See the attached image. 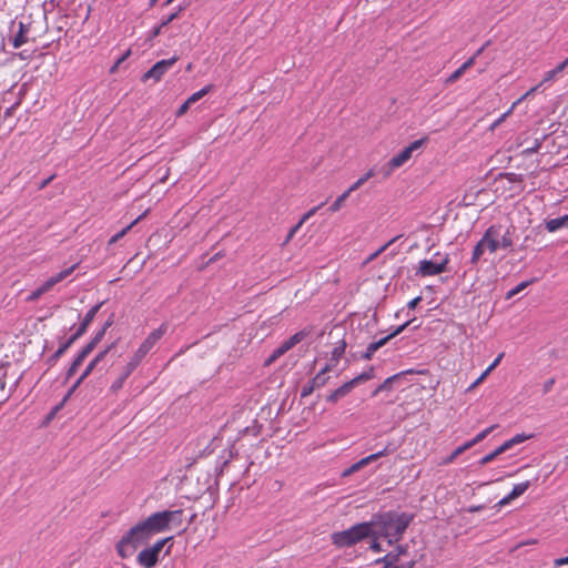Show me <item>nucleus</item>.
Masks as SVG:
<instances>
[{
    "label": "nucleus",
    "mask_w": 568,
    "mask_h": 568,
    "mask_svg": "<svg viewBox=\"0 0 568 568\" xmlns=\"http://www.w3.org/2000/svg\"><path fill=\"white\" fill-rule=\"evenodd\" d=\"M373 529L371 521L359 523L346 530L332 534L331 539L333 545L338 548L352 547L368 537H373Z\"/></svg>",
    "instance_id": "2"
},
{
    "label": "nucleus",
    "mask_w": 568,
    "mask_h": 568,
    "mask_svg": "<svg viewBox=\"0 0 568 568\" xmlns=\"http://www.w3.org/2000/svg\"><path fill=\"white\" fill-rule=\"evenodd\" d=\"M371 538L373 539V541L371 544V549L376 552L382 551L381 544L377 541L378 538H375V537H371Z\"/></svg>",
    "instance_id": "59"
},
{
    "label": "nucleus",
    "mask_w": 568,
    "mask_h": 568,
    "mask_svg": "<svg viewBox=\"0 0 568 568\" xmlns=\"http://www.w3.org/2000/svg\"><path fill=\"white\" fill-rule=\"evenodd\" d=\"M182 9H183V8H182V7H180V8L178 9V11H175V12L171 13L170 16H168V17H166L162 22H161V24H162L163 27H165V26H168L169 23H171L174 19H176V18H178V16H179V13L182 11Z\"/></svg>",
    "instance_id": "48"
},
{
    "label": "nucleus",
    "mask_w": 568,
    "mask_h": 568,
    "mask_svg": "<svg viewBox=\"0 0 568 568\" xmlns=\"http://www.w3.org/2000/svg\"><path fill=\"white\" fill-rule=\"evenodd\" d=\"M105 332L104 329H100L95 335L94 337L91 339L90 343H88L83 348L82 351L84 352V354H90L94 348L95 346L100 343V341L103 338Z\"/></svg>",
    "instance_id": "26"
},
{
    "label": "nucleus",
    "mask_w": 568,
    "mask_h": 568,
    "mask_svg": "<svg viewBox=\"0 0 568 568\" xmlns=\"http://www.w3.org/2000/svg\"><path fill=\"white\" fill-rule=\"evenodd\" d=\"M318 207H320V206H317V207H314V209L310 210V211H308V212H307V213H306V214H305V215L300 220V222H298L296 225H294V226L290 230V232H288V234H287V236H286V239H285V241H284V244L288 243V242L293 239V236H294V235H295V233L300 230V227L304 224V222H305L307 219H310V217H311V216L316 212V210H317Z\"/></svg>",
    "instance_id": "22"
},
{
    "label": "nucleus",
    "mask_w": 568,
    "mask_h": 568,
    "mask_svg": "<svg viewBox=\"0 0 568 568\" xmlns=\"http://www.w3.org/2000/svg\"><path fill=\"white\" fill-rule=\"evenodd\" d=\"M373 176H375V170L374 169H369L363 176H361L355 183H353L348 187V190L351 192H354V191L358 190L364 183H366Z\"/></svg>",
    "instance_id": "27"
},
{
    "label": "nucleus",
    "mask_w": 568,
    "mask_h": 568,
    "mask_svg": "<svg viewBox=\"0 0 568 568\" xmlns=\"http://www.w3.org/2000/svg\"><path fill=\"white\" fill-rule=\"evenodd\" d=\"M504 355H505L504 353H500V354L496 357V359H495V361H494V362H493V363L487 367V371H488L489 373H491V372H493V371L498 366V364H499V363H500V361L503 359Z\"/></svg>",
    "instance_id": "52"
},
{
    "label": "nucleus",
    "mask_w": 568,
    "mask_h": 568,
    "mask_svg": "<svg viewBox=\"0 0 568 568\" xmlns=\"http://www.w3.org/2000/svg\"><path fill=\"white\" fill-rule=\"evenodd\" d=\"M540 146H541V141H540V140H538V139H536V140H535V142H534V144H532V145H529V146H527V148H525V149L523 150V152H521V153H523L524 155H528V154L536 153V152H538V150L540 149Z\"/></svg>",
    "instance_id": "44"
},
{
    "label": "nucleus",
    "mask_w": 568,
    "mask_h": 568,
    "mask_svg": "<svg viewBox=\"0 0 568 568\" xmlns=\"http://www.w3.org/2000/svg\"><path fill=\"white\" fill-rule=\"evenodd\" d=\"M426 139H419L412 142L408 146L402 150L397 155L393 156L383 168L382 172L385 178H388L394 170L404 165L413 155V152L418 150Z\"/></svg>",
    "instance_id": "5"
},
{
    "label": "nucleus",
    "mask_w": 568,
    "mask_h": 568,
    "mask_svg": "<svg viewBox=\"0 0 568 568\" xmlns=\"http://www.w3.org/2000/svg\"><path fill=\"white\" fill-rule=\"evenodd\" d=\"M567 564H568V556L567 557H562V558H557L554 561V566L555 567H560V566H564V565H567Z\"/></svg>",
    "instance_id": "61"
},
{
    "label": "nucleus",
    "mask_w": 568,
    "mask_h": 568,
    "mask_svg": "<svg viewBox=\"0 0 568 568\" xmlns=\"http://www.w3.org/2000/svg\"><path fill=\"white\" fill-rule=\"evenodd\" d=\"M291 348L288 347L286 342H284L278 348L275 349V352H276V355L282 356V355H284Z\"/></svg>",
    "instance_id": "57"
},
{
    "label": "nucleus",
    "mask_w": 568,
    "mask_h": 568,
    "mask_svg": "<svg viewBox=\"0 0 568 568\" xmlns=\"http://www.w3.org/2000/svg\"><path fill=\"white\" fill-rule=\"evenodd\" d=\"M556 75H557V73L555 72V70H554V69H552V70H550V71H548V72L545 74V78H544V80H542V82H541V83L552 80Z\"/></svg>",
    "instance_id": "62"
},
{
    "label": "nucleus",
    "mask_w": 568,
    "mask_h": 568,
    "mask_svg": "<svg viewBox=\"0 0 568 568\" xmlns=\"http://www.w3.org/2000/svg\"><path fill=\"white\" fill-rule=\"evenodd\" d=\"M179 60V57L174 55L166 60L158 61L150 70H148L142 75V81L146 82L148 80H154L155 82L160 81L162 77L174 65V63Z\"/></svg>",
    "instance_id": "7"
},
{
    "label": "nucleus",
    "mask_w": 568,
    "mask_h": 568,
    "mask_svg": "<svg viewBox=\"0 0 568 568\" xmlns=\"http://www.w3.org/2000/svg\"><path fill=\"white\" fill-rule=\"evenodd\" d=\"M503 176L506 178L509 182H513V183H516V182L521 183L523 182V175L521 174L509 172V173L503 174Z\"/></svg>",
    "instance_id": "46"
},
{
    "label": "nucleus",
    "mask_w": 568,
    "mask_h": 568,
    "mask_svg": "<svg viewBox=\"0 0 568 568\" xmlns=\"http://www.w3.org/2000/svg\"><path fill=\"white\" fill-rule=\"evenodd\" d=\"M466 71H464L462 69V67H459L456 71H454L446 80H445V83L446 84H450V83H454L455 81H457Z\"/></svg>",
    "instance_id": "45"
},
{
    "label": "nucleus",
    "mask_w": 568,
    "mask_h": 568,
    "mask_svg": "<svg viewBox=\"0 0 568 568\" xmlns=\"http://www.w3.org/2000/svg\"><path fill=\"white\" fill-rule=\"evenodd\" d=\"M393 551L400 558L407 555V546H397Z\"/></svg>",
    "instance_id": "56"
},
{
    "label": "nucleus",
    "mask_w": 568,
    "mask_h": 568,
    "mask_svg": "<svg viewBox=\"0 0 568 568\" xmlns=\"http://www.w3.org/2000/svg\"><path fill=\"white\" fill-rule=\"evenodd\" d=\"M88 357V354H84L83 351L80 352V354L75 357L73 363L71 364L70 368L68 369V376H72L78 368L82 365L83 361Z\"/></svg>",
    "instance_id": "30"
},
{
    "label": "nucleus",
    "mask_w": 568,
    "mask_h": 568,
    "mask_svg": "<svg viewBox=\"0 0 568 568\" xmlns=\"http://www.w3.org/2000/svg\"><path fill=\"white\" fill-rule=\"evenodd\" d=\"M447 262V257H445L440 263H434L432 261L424 260L419 264L418 273L422 276H432L440 274L446 271Z\"/></svg>",
    "instance_id": "11"
},
{
    "label": "nucleus",
    "mask_w": 568,
    "mask_h": 568,
    "mask_svg": "<svg viewBox=\"0 0 568 568\" xmlns=\"http://www.w3.org/2000/svg\"><path fill=\"white\" fill-rule=\"evenodd\" d=\"M420 301H422V297H420V296L413 298V300L408 303V305H407V306H408V308H410V310L415 308V307L418 305V303H419Z\"/></svg>",
    "instance_id": "63"
},
{
    "label": "nucleus",
    "mask_w": 568,
    "mask_h": 568,
    "mask_svg": "<svg viewBox=\"0 0 568 568\" xmlns=\"http://www.w3.org/2000/svg\"><path fill=\"white\" fill-rule=\"evenodd\" d=\"M124 61L119 58L115 63L111 67L110 73H114Z\"/></svg>",
    "instance_id": "64"
},
{
    "label": "nucleus",
    "mask_w": 568,
    "mask_h": 568,
    "mask_svg": "<svg viewBox=\"0 0 568 568\" xmlns=\"http://www.w3.org/2000/svg\"><path fill=\"white\" fill-rule=\"evenodd\" d=\"M42 68L40 78L50 81L58 71L57 60L49 53H43L38 57V69Z\"/></svg>",
    "instance_id": "9"
},
{
    "label": "nucleus",
    "mask_w": 568,
    "mask_h": 568,
    "mask_svg": "<svg viewBox=\"0 0 568 568\" xmlns=\"http://www.w3.org/2000/svg\"><path fill=\"white\" fill-rule=\"evenodd\" d=\"M490 373L487 369L485 372H483V374L468 387V390H473L475 387H477L480 383H483L485 381V378Z\"/></svg>",
    "instance_id": "47"
},
{
    "label": "nucleus",
    "mask_w": 568,
    "mask_h": 568,
    "mask_svg": "<svg viewBox=\"0 0 568 568\" xmlns=\"http://www.w3.org/2000/svg\"><path fill=\"white\" fill-rule=\"evenodd\" d=\"M138 546L133 544L132 539H128V534H125L121 540L118 542L116 549L118 554L124 558L132 552Z\"/></svg>",
    "instance_id": "20"
},
{
    "label": "nucleus",
    "mask_w": 568,
    "mask_h": 568,
    "mask_svg": "<svg viewBox=\"0 0 568 568\" xmlns=\"http://www.w3.org/2000/svg\"><path fill=\"white\" fill-rule=\"evenodd\" d=\"M304 337H305V334L303 332H298V333L294 334L293 336H291L285 342L288 345V347L292 348L293 346H295L296 344L302 342Z\"/></svg>",
    "instance_id": "41"
},
{
    "label": "nucleus",
    "mask_w": 568,
    "mask_h": 568,
    "mask_svg": "<svg viewBox=\"0 0 568 568\" xmlns=\"http://www.w3.org/2000/svg\"><path fill=\"white\" fill-rule=\"evenodd\" d=\"M485 251H489L490 253L496 252V245L494 244L493 241L489 240V235H484L481 240L475 245L471 256V263H477L480 256L485 253Z\"/></svg>",
    "instance_id": "13"
},
{
    "label": "nucleus",
    "mask_w": 568,
    "mask_h": 568,
    "mask_svg": "<svg viewBox=\"0 0 568 568\" xmlns=\"http://www.w3.org/2000/svg\"><path fill=\"white\" fill-rule=\"evenodd\" d=\"M497 427V425H493L486 429H484L483 432H480L479 434H477L471 440H469L468 443H471V447L475 446L477 443L484 440L495 428Z\"/></svg>",
    "instance_id": "33"
},
{
    "label": "nucleus",
    "mask_w": 568,
    "mask_h": 568,
    "mask_svg": "<svg viewBox=\"0 0 568 568\" xmlns=\"http://www.w3.org/2000/svg\"><path fill=\"white\" fill-rule=\"evenodd\" d=\"M530 437H531L530 435L517 434L516 436H514L513 438H510L506 442L508 443L509 447L511 448L515 445L520 444Z\"/></svg>",
    "instance_id": "40"
},
{
    "label": "nucleus",
    "mask_w": 568,
    "mask_h": 568,
    "mask_svg": "<svg viewBox=\"0 0 568 568\" xmlns=\"http://www.w3.org/2000/svg\"><path fill=\"white\" fill-rule=\"evenodd\" d=\"M414 516L407 513L388 511L374 516L371 520L373 537H384L393 545L402 539Z\"/></svg>",
    "instance_id": "1"
},
{
    "label": "nucleus",
    "mask_w": 568,
    "mask_h": 568,
    "mask_svg": "<svg viewBox=\"0 0 568 568\" xmlns=\"http://www.w3.org/2000/svg\"><path fill=\"white\" fill-rule=\"evenodd\" d=\"M508 449H510L509 445L507 442H505L504 444H501L499 447H497L494 453L497 454V457L501 454H504L505 452H507Z\"/></svg>",
    "instance_id": "54"
},
{
    "label": "nucleus",
    "mask_w": 568,
    "mask_h": 568,
    "mask_svg": "<svg viewBox=\"0 0 568 568\" xmlns=\"http://www.w3.org/2000/svg\"><path fill=\"white\" fill-rule=\"evenodd\" d=\"M88 326L89 324L82 321L75 333L71 335L70 338L55 351L51 359L54 361L59 358L80 336L85 333Z\"/></svg>",
    "instance_id": "15"
},
{
    "label": "nucleus",
    "mask_w": 568,
    "mask_h": 568,
    "mask_svg": "<svg viewBox=\"0 0 568 568\" xmlns=\"http://www.w3.org/2000/svg\"><path fill=\"white\" fill-rule=\"evenodd\" d=\"M375 460H376V459H375V457H374V456H373V454H372V455L366 456V457L362 458L361 460H358V462H357V464H358V466H359L361 468H364L365 466H367L368 464H371V463H373V462H375Z\"/></svg>",
    "instance_id": "50"
},
{
    "label": "nucleus",
    "mask_w": 568,
    "mask_h": 568,
    "mask_svg": "<svg viewBox=\"0 0 568 568\" xmlns=\"http://www.w3.org/2000/svg\"><path fill=\"white\" fill-rule=\"evenodd\" d=\"M400 558L395 554V551H389L384 558L378 561L384 564V568H390L393 566H399Z\"/></svg>",
    "instance_id": "25"
},
{
    "label": "nucleus",
    "mask_w": 568,
    "mask_h": 568,
    "mask_svg": "<svg viewBox=\"0 0 568 568\" xmlns=\"http://www.w3.org/2000/svg\"><path fill=\"white\" fill-rule=\"evenodd\" d=\"M168 329L166 324H162L159 328L151 332L146 338L142 342L138 351L133 354L128 365V373H132L140 363L144 359L148 353L154 347V345L162 338Z\"/></svg>",
    "instance_id": "4"
},
{
    "label": "nucleus",
    "mask_w": 568,
    "mask_h": 568,
    "mask_svg": "<svg viewBox=\"0 0 568 568\" xmlns=\"http://www.w3.org/2000/svg\"><path fill=\"white\" fill-rule=\"evenodd\" d=\"M568 67V58L565 59L561 63H559L554 70L557 74L562 72Z\"/></svg>",
    "instance_id": "58"
},
{
    "label": "nucleus",
    "mask_w": 568,
    "mask_h": 568,
    "mask_svg": "<svg viewBox=\"0 0 568 568\" xmlns=\"http://www.w3.org/2000/svg\"><path fill=\"white\" fill-rule=\"evenodd\" d=\"M529 486H530L529 481H525V483L515 485L513 490L506 497L500 499L496 506L503 507L505 505H508L511 500L521 496L528 489Z\"/></svg>",
    "instance_id": "16"
},
{
    "label": "nucleus",
    "mask_w": 568,
    "mask_h": 568,
    "mask_svg": "<svg viewBox=\"0 0 568 568\" xmlns=\"http://www.w3.org/2000/svg\"><path fill=\"white\" fill-rule=\"evenodd\" d=\"M331 372V365H325L311 381L313 383V387L321 388L326 385L328 381L327 373Z\"/></svg>",
    "instance_id": "21"
},
{
    "label": "nucleus",
    "mask_w": 568,
    "mask_h": 568,
    "mask_svg": "<svg viewBox=\"0 0 568 568\" xmlns=\"http://www.w3.org/2000/svg\"><path fill=\"white\" fill-rule=\"evenodd\" d=\"M88 326L89 324L82 321L75 333L71 335L70 338L55 351L51 359L54 361L59 358L80 336L85 333Z\"/></svg>",
    "instance_id": "14"
},
{
    "label": "nucleus",
    "mask_w": 568,
    "mask_h": 568,
    "mask_svg": "<svg viewBox=\"0 0 568 568\" xmlns=\"http://www.w3.org/2000/svg\"><path fill=\"white\" fill-rule=\"evenodd\" d=\"M529 282H521L520 284H518L515 288L510 290L507 292L506 294V298L507 300H510L511 297H514L516 294H518L519 292H521L523 290H525L527 286H528Z\"/></svg>",
    "instance_id": "42"
},
{
    "label": "nucleus",
    "mask_w": 568,
    "mask_h": 568,
    "mask_svg": "<svg viewBox=\"0 0 568 568\" xmlns=\"http://www.w3.org/2000/svg\"><path fill=\"white\" fill-rule=\"evenodd\" d=\"M396 446L392 443L387 444L384 449L373 454V456L375 457V459L377 460L378 458L381 457H384V456H388L389 454L394 453L396 450Z\"/></svg>",
    "instance_id": "37"
},
{
    "label": "nucleus",
    "mask_w": 568,
    "mask_h": 568,
    "mask_svg": "<svg viewBox=\"0 0 568 568\" xmlns=\"http://www.w3.org/2000/svg\"><path fill=\"white\" fill-rule=\"evenodd\" d=\"M484 235H489V240L493 241L494 244L496 245V251L498 250V247L507 248L513 245V240L509 236V232L504 234L500 241L497 239V232L494 227H489Z\"/></svg>",
    "instance_id": "18"
},
{
    "label": "nucleus",
    "mask_w": 568,
    "mask_h": 568,
    "mask_svg": "<svg viewBox=\"0 0 568 568\" xmlns=\"http://www.w3.org/2000/svg\"><path fill=\"white\" fill-rule=\"evenodd\" d=\"M403 374H404V373L395 374V375H393V376H390V377L386 378V379H385V381H384V382H383V383H382V384H381V385L375 389V392L373 393V395H376V394H378L379 392H383V390H390V389H393L394 383H395L396 381H398V379L402 377V375H403Z\"/></svg>",
    "instance_id": "23"
},
{
    "label": "nucleus",
    "mask_w": 568,
    "mask_h": 568,
    "mask_svg": "<svg viewBox=\"0 0 568 568\" xmlns=\"http://www.w3.org/2000/svg\"><path fill=\"white\" fill-rule=\"evenodd\" d=\"M521 101V99H519L518 101H516L515 103H513L511 108L505 112L504 114H501L491 125H490V130H495L500 123H503L506 118L513 112L514 108Z\"/></svg>",
    "instance_id": "36"
},
{
    "label": "nucleus",
    "mask_w": 568,
    "mask_h": 568,
    "mask_svg": "<svg viewBox=\"0 0 568 568\" xmlns=\"http://www.w3.org/2000/svg\"><path fill=\"white\" fill-rule=\"evenodd\" d=\"M158 521L162 528V531H166L172 527H180L182 525L183 510H164L154 513Z\"/></svg>",
    "instance_id": "8"
},
{
    "label": "nucleus",
    "mask_w": 568,
    "mask_h": 568,
    "mask_svg": "<svg viewBox=\"0 0 568 568\" xmlns=\"http://www.w3.org/2000/svg\"><path fill=\"white\" fill-rule=\"evenodd\" d=\"M132 373H128V365L124 367L123 373L120 375V377L112 384L111 388L113 390H118L122 387L124 381L131 375Z\"/></svg>",
    "instance_id": "35"
},
{
    "label": "nucleus",
    "mask_w": 568,
    "mask_h": 568,
    "mask_svg": "<svg viewBox=\"0 0 568 568\" xmlns=\"http://www.w3.org/2000/svg\"><path fill=\"white\" fill-rule=\"evenodd\" d=\"M26 42H27V39H26V36H24L23 24L20 23V31H19V33L13 39V47L14 48H19V47H21Z\"/></svg>",
    "instance_id": "39"
},
{
    "label": "nucleus",
    "mask_w": 568,
    "mask_h": 568,
    "mask_svg": "<svg viewBox=\"0 0 568 568\" xmlns=\"http://www.w3.org/2000/svg\"><path fill=\"white\" fill-rule=\"evenodd\" d=\"M75 267H77V264H73L70 267L62 270L54 276H51L48 281H45L41 286L38 287V297L41 294L49 292L55 284L65 280L69 275H71V273L75 270Z\"/></svg>",
    "instance_id": "12"
},
{
    "label": "nucleus",
    "mask_w": 568,
    "mask_h": 568,
    "mask_svg": "<svg viewBox=\"0 0 568 568\" xmlns=\"http://www.w3.org/2000/svg\"><path fill=\"white\" fill-rule=\"evenodd\" d=\"M476 55L470 57L466 62H464L460 67L464 71H467L475 63Z\"/></svg>",
    "instance_id": "55"
},
{
    "label": "nucleus",
    "mask_w": 568,
    "mask_h": 568,
    "mask_svg": "<svg viewBox=\"0 0 568 568\" xmlns=\"http://www.w3.org/2000/svg\"><path fill=\"white\" fill-rule=\"evenodd\" d=\"M162 532L155 514L138 523L126 534L128 539H132L136 546L145 544L152 536Z\"/></svg>",
    "instance_id": "3"
},
{
    "label": "nucleus",
    "mask_w": 568,
    "mask_h": 568,
    "mask_svg": "<svg viewBox=\"0 0 568 568\" xmlns=\"http://www.w3.org/2000/svg\"><path fill=\"white\" fill-rule=\"evenodd\" d=\"M354 387L355 385L353 384L352 379L349 382L344 383L342 386L336 388L327 396V402L336 403L338 399L348 395Z\"/></svg>",
    "instance_id": "19"
},
{
    "label": "nucleus",
    "mask_w": 568,
    "mask_h": 568,
    "mask_svg": "<svg viewBox=\"0 0 568 568\" xmlns=\"http://www.w3.org/2000/svg\"><path fill=\"white\" fill-rule=\"evenodd\" d=\"M191 104L187 103V101H185L176 111V116H182L184 115L187 110L190 109Z\"/></svg>",
    "instance_id": "53"
},
{
    "label": "nucleus",
    "mask_w": 568,
    "mask_h": 568,
    "mask_svg": "<svg viewBox=\"0 0 568 568\" xmlns=\"http://www.w3.org/2000/svg\"><path fill=\"white\" fill-rule=\"evenodd\" d=\"M495 458H497V454H495L494 452L487 454L486 456H484L479 462L478 464L480 466H485L487 465L488 463L493 462Z\"/></svg>",
    "instance_id": "49"
},
{
    "label": "nucleus",
    "mask_w": 568,
    "mask_h": 568,
    "mask_svg": "<svg viewBox=\"0 0 568 568\" xmlns=\"http://www.w3.org/2000/svg\"><path fill=\"white\" fill-rule=\"evenodd\" d=\"M346 348V343L342 341L332 351L331 362L338 363L339 358L344 355Z\"/></svg>",
    "instance_id": "32"
},
{
    "label": "nucleus",
    "mask_w": 568,
    "mask_h": 568,
    "mask_svg": "<svg viewBox=\"0 0 568 568\" xmlns=\"http://www.w3.org/2000/svg\"><path fill=\"white\" fill-rule=\"evenodd\" d=\"M410 322H406L404 323L403 325L398 326L393 333H390L389 335H387L386 337H383L381 339H378L377 342H373L371 343L367 348H366V352L363 354V358L365 359H371L373 354L379 349L382 346H384L390 338L395 337L396 335H398L399 333H402L408 325H409Z\"/></svg>",
    "instance_id": "10"
},
{
    "label": "nucleus",
    "mask_w": 568,
    "mask_h": 568,
    "mask_svg": "<svg viewBox=\"0 0 568 568\" xmlns=\"http://www.w3.org/2000/svg\"><path fill=\"white\" fill-rule=\"evenodd\" d=\"M111 347L105 348L104 351L100 352L87 366V368L83 371L79 379L77 381L74 387H77L79 384L82 383L84 378H87L90 373L104 359L106 354L109 353Z\"/></svg>",
    "instance_id": "17"
},
{
    "label": "nucleus",
    "mask_w": 568,
    "mask_h": 568,
    "mask_svg": "<svg viewBox=\"0 0 568 568\" xmlns=\"http://www.w3.org/2000/svg\"><path fill=\"white\" fill-rule=\"evenodd\" d=\"M213 89V85L212 84H209L206 87H204L202 90L193 93L192 95H190L187 98V103L189 104H194L195 102H197L200 99H202L204 95H206L211 90Z\"/></svg>",
    "instance_id": "29"
},
{
    "label": "nucleus",
    "mask_w": 568,
    "mask_h": 568,
    "mask_svg": "<svg viewBox=\"0 0 568 568\" xmlns=\"http://www.w3.org/2000/svg\"><path fill=\"white\" fill-rule=\"evenodd\" d=\"M171 538H164V539L158 540L151 547L143 549L138 555L139 565L144 568H153L159 561V556H160L161 550L163 549L164 545Z\"/></svg>",
    "instance_id": "6"
},
{
    "label": "nucleus",
    "mask_w": 568,
    "mask_h": 568,
    "mask_svg": "<svg viewBox=\"0 0 568 568\" xmlns=\"http://www.w3.org/2000/svg\"><path fill=\"white\" fill-rule=\"evenodd\" d=\"M554 384H555V379L554 378H550V379L546 381L544 383V387H542L544 393L546 394V393L550 392V389L552 388Z\"/></svg>",
    "instance_id": "60"
},
{
    "label": "nucleus",
    "mask_w": 568,
    "mask_h": 568,
    "mask_svg": "<svg viewBox=\"0 0 568 568\" xmlns=\"http://www.w3.org/2000/svg\"><path fill=\"white\" fill-rule=\"evenodd\" d=\"M373 378V367H371L367 372H364L359 374L358 376L354 377L352 379L353 384L357 386L362 382H366L368 379Z\"/></svg>",
    "instance_id": "38"
},
{
    "label": "nucleus",
    "mask_w": 568,
    "mask_h": 568,
    "mask_svg": "<svg viewBox=\"0 0 568 568\" xmlns=\"http://www.w3.org/2000/svg\"><path fill=\"white\" fill-rule=\"evenodd\" d=\"M351 191L347 189L344 193H342L336 200L335 202L329 206L328 211L331 213H335L337 212L344 204V202L346 201V199L351 195Z\"/></svg>",
    "instance_id": "28"
},
{
    "label": "nucleus",
    "mask_w": 568,
    "mask_h": 568,
    "mask_svg": "<svg viewBox=\"0 0 568 568\" xmlns=\"http://www.w3.org/2000/svg\"><path fill=\"white\" fill-rule=\"evenodd\" d=\"M471 448V443H465L464 445L457 447L452 455L446 459V463H452L455 460L459 455H462L467 449Z\"/></svg>",
    "instance_id": "34"
},
{
    "label": "nucleus",
    "mask_w": 568,
    "mask_h": 568,
    "mask_svg": "<svg viewBox=\"0 0 568 568\" xmlns=\"http://www.w3.org/2000/svg\"><path fill=\"white\" fill-rule=\"evenodd\" d=\"M314 389H315V387H313V383L311 382L310 385H305L302 388L301 396L307 397L308 395H311L313 393Z\"/></svg>",
    "instance_id": "51"
},
{
    "label": "nucleus",
    "mask_w": 568,
    "mask_h": 568,
    "mask_svg": "<svg viewBox=\"0 0 568 568\" xmlns=\"http://www.w3.org/2000/svg\"><path fill=\"white\" fill-rule=\"evenodd\" d=\"M148 212L149 211L146 210L144 213H142L140 216H138L132 223H130L126 227H124L122 231H120L114 236H112L110 240V244H113L116 241H119L121 237H123L140 220H142L148 214Z\"/></svg>",
    "instance_id": "24"
},
{
    "label": "nucleus",
    "mask_w": 568,
    "mask_h": 568,
    "mask_svg": "<svg viewBox=\"0 0 568 568\" xmlns=\"http://www.w3.org/2000/svg\"><path fill=\"white\" fill-rule=\"evenodd\" d=\"M101 307V304H97L94 305L84 316L83 318V322H85L87 324H91V322L93 321L94 316L97 315V313L99 312Z\"/></svg>",
    "instance_id": "43"
},
{
    "label": "nucleus",
    "mask_w": 568,
    "mask_h": 568,
    "mask_svg": "<svg viewBox=\"0 0 568 568\" xmlns=\"http://www.w3.org/2000/svg\"><path fill=\"white\" fill-rule=\"evenodd\" d=\"M561 227H565V217L564 216H560L557 219H551L546 222V229L549 232H555Z\"/></svg>",
    "instance_id": "31"
}]
</instances>
